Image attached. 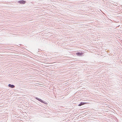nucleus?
<instances>
[{
    "mask_svg": "<svg viewBox=\"0 0 122 122\" xmlns=\"http://www.w3.org/2000/svg\"><path fill=\"white\" fill-rule=\"evenodd\" d=\"M8 86L9 87L11 88H14L15 87V86L14 85H11L10 84H9L8 85Z\"/></svg>",
    "mask_w": 122,
    "mask_h": 122,
    "instance_id": "nucleus-4",
    "label": "nucleus"
},
{
    "mask_svg": "<svg viewBox=\"0 0 122 122\" xmlns=\"http://www.w3.org/2000/svg\"><path fill=\"white\" fill-rule=\"evenodd\" d=\"M35 98L37 100H38L40 102L42 103H44L45 104H47V103L46 101H43L41 99H40L38 98L37 97H36Z\"/></svg>",
    "mask_w": 122,
    "mask_h": 122,
    "instance_id": "nucleus-1",
    "label": "nucleus"
},
{
    "mask_svg": "<svg viewBox=\"0 0 122 122\" xmlns=\"http://www.w3.org/2000/svg\"><path fill=\"white\" fill-rule=\"evenodd\" d=\"M18 2L19 3L22 4H24L26 3V1L23 0L19 1Z\"/></svg>",
    "mask_w": 122,
    "mask_h": 122,
    "instance_id": "nucleus-2",
    "label": "nucleus"
},
{
    "mask_svg": "<svg viewBox=\"0 0 122 122\" xmlns=\"http://www.w3.org/2000/svg\"><path fill=\"white\" fill-rule=\"evenodd\" d=\"M83 53L82 52H78L76 53V55L77 56H82L83 55Z\"/></svg>",
    "mask_w": 122,
    "mask_h": 122,
    "instance_id": "nucleus-3",
    "label": "nucleus"
},
{
    "mask_svg": "<svg viewBox=\"0 0 122 122\" xmlns=\"http://www.w3.org/2000/svg\"><path fill=\"white\" fill-rule=\"evenodd\" d=\"M86 102H81L78 105V106H81L83 105L84 104H86Z\"/></svg>",
    "mask_w": 122,
    "mask_h": 122,
    "instance_id": "nucleus-5",
    "label": "nucleus"
}]
</instances>
